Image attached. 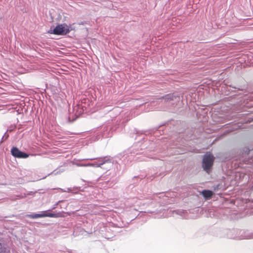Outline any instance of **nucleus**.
<instances>
[{
    "label": "nucleus",
    "mask_w": 253,
    "mask_h": 253,
    "mask_svg": "<svg viewBox=\"0 0 253 253\" xmlns=\"http://www.w3.org/2000/svg\"><path fill=\"white\" fill-rule=\"evenodd\" d=\"M214 157L210 153H207L204 156L203 159V168L208 173L210 172V169L212 167Z\"/></svg>",
    "instance_id": "obj_1"
},
{
    "label": "nucleus",
    "mask_w": 253,
    "mask_h": 253,
    "mask_svg": "<svg viewBox=\"0 0 253 253\" xmlns=\"http://www.w3.org/2000/svg\"><path fill=\"white\" fill-rule=\"evenodd\" d=\"M70 32V27L66 24H62L56 26L53 29L52 33L57 35H65Z\"/></svg>",
    "instance_id": "obj_2"
},
{
    "label": "nucleus",
    "mask_w": 253,
    "mask_h": 253,
    "mask_svg": "<svg viewBox=\"0 0 253 253\" xmlns=\"http://www.w3.org/2000/svg\"><path fill=\"white\" fill-rule=\"evenodd\" d=\"M11 154L15 157L18 158H27L29 155L20 151L17 148L13 147L11 150Z\"/></svg>",
    "instance_id": "obj_3"
},
{
    "label": "nucleus",
    "mask_w": 253,
    "mask_h": 253,
    "mask_svg": "<svg viewBox=\"0 0 253 253\" xmlns=\"http://www.w3.org/2000/svg\"><path fill=\"white\" fill-rule=\"evenodd\" d=\"M54 214L53 213H48V214H45V213H36L34 214H29L27 215V216L30 217L31 218H37L40 217H54Z\"/></svg>",
    "instance_id": "obj_4"
},
{
    "label": "nucleus",
    "mask_w": 253,
    "mask_h": 253,
    "mask_svg": "<svg viewBox=\"0 0 253 253\" xmlns=\"http://www.w3.org/2000/svg\"><path fill=\"white\" fill-rule=\"evenodd\" d=\"M202 194L206 199H210L212 197L213 193L211 190H204L202 192Z\"/></svg>",
    "instance_id": "obj_5"
}]
</instances>
